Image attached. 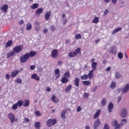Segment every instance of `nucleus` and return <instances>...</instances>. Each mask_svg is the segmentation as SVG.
Masks as SVG:
<instances>
[{"label": "nucleus", "mask_w": 129, "mask_h": 129, "mask_svg": "<svg viewBox=\"0 0 129 129\" xmlns=\"http://www.w3.org/2000/svg\"><path fill=\"white\" fill-rule=\"evenodd\" d=\"M118 57L119 59H122L123 57V54L121 52H119L118 53Z\"/></svg>", "instance_id": "obj_45"}, {"label": "nucleus", "mask_w": 129, "mask_h": 129, "mask_svg": "<svg viewBox=\"0 0 129 129\" xmlns=\"http://www.w3.org/2000/svg\"><path fill=\"white\" fill-rule=\"evenodd\" d=\"M84 98H88L89 97V94L88 93H85L84 95Z\"/></svg>", "instance_id": "obj_47"}, {"label": "nucleus", "mask_w": 129, "mask_h": 129, "mask_svg": "<svg viewBox=\"0 0 129 129\" xmlns=\"http://www.w3.org/2000/svg\"><path fill=\"white\" fill-rule=\"evenodd\" d=\"M81 51V48H80V47H78V48H77L75 51L74 52H72L71 51L69 53V56L70 57H75L76 56H77V55L80 53V51Z\"/></svg>", "instance_id": "obj_2"}, {"label": "nucleus", "mask_w": 129, "mask_h": 129, "mask_svg": "<svg viewBox=\"0 0 129 129\" xmlns=\"http://www.w3.org/2000/svg\"><path fill=\"white\" fill-rule=\"evenodd\" d=\"M81 79L82 80H87V79H88V75H84L83 76H82L81 77Z\"/></svg>", "instance_id": "obj_37"}, {"label": "nucleus", "mask_w": 129, "mask_h": 129, "mask_svg": "<svg viewBox=\"0 0 129 129\" xmlns=\"http://www.w3.org/2000/svg\"><path fill=\"white\" fill-rule=\"evenodd\" d=\"M30 105V100H24L23 102V106L27 107Z\"/></svg>", "instance_id": "obj_13"}, {"label": "nucleus", "mask_w": 129, "mask_h": 129, "mask_svg": "<svg viewBox=\"0 0 129 129\" xmlns=\"http://www.w3.org/2000/svg\"><path fill=\"white\" fill-rule=\"evenodd\" d=\"M100 113H101V110L98 109L97 110L96 112L94 115V118H97L98 116L100 115Z\"/></svg>", "instance_id": "obj_17"}, {"label": "nucleus", "mask_w": 129, "mask_h": 129, "mask_svg": "<svg viewBox=\"0 0 129 129\" xmlns=\"http://www.w3.org/2000/svg\"><path fill=\"white\" fill-rule=\"evenodd\" d=\"M6 79H7V80H9V79H10L11 78V76H10L9 74H7L6 76Z\"/></svg>", "instance_id": "obj_57"}, {"label": "nucleus", "mask_w": 129, "mask_h": 129, "mask_svg": "<svg viewBox=\"0 0 129 129\" xmlns=\"http://www.w3.org/2000/svg\"><path fill=\"white\" fill-rule=\"evenodd\" d=\"M12 45H13V41L9 40L6 43L5 47L9 48V47H11Z\"/></svg>", "instance_id": "obj_24"}, {"label": "nucleus", "mask_w": 129, "mask_h": 129, "mask_svg": "<svg viewBox=\"0 0 129 129\" xmlns=\"http://www.w3.org/2000/svg\"><path fill=\"white\" fill-rule=\"evenodd\" d=\"M60 81L62 84H65L67 83V82L69 81V80L65 77H62L60 80Z\"/></svg>", "instance_id": "obj_19"}, {"label": "nucleus", "mask_w": 129, "mask_h": 129, "mask_svg": "<svg viewBox=\"0 0 129 129\" xmlns=\"http://www.w3.org/2000/svg\"><path fill=\"white\" fill-rule=\"evenodd\" d=\"M112 109H113V104L112 102H110L108 106V110L109 112H112Z\"/></svg>", "instance_id": "obj_10"}, {"label": "nucleus", "mask_w": 129, "mask_h": 129, "mask_svg": "<svg viewBox=\"0 0 129 129\" xmlns=\"http://www.w3.org/2000/svg\"><path fill=\"white\" fill-rule=\"evenodd\" d=\"M54 73L55 75V77L56 79H58L59 77H60V70L59 69H57L54 71Z\"/></svg>", "instance_id": "obj_16"}, {"label": "nucleus", "mask_w": 129, "mask_h": 129, "mask_svg": "<svg viewBox=\"0 0 129 129\" xmlns=\"http://www.w3.org/2000/svg\"><path fill=\"white\" fill-rule=\"evenodd\" d=\"M29 58L31 57V58L32 57H34V56H36L37 55V52L34 51H31L29 53H27Z\"/></svg>", "instance_id": "obj_14"}, {"label": "nucleus", "mask_w": 129, "mask_h": 129, "mask_svg": "<svg viewBox=\"0 0 129 129\" xmlns=\"http://www.w3.org/2000/svg\"><path fill=\"white\" fill-rule=\"evenodd\" d=\"M8 117L9 118V119H10L11 123H14L16 119L15 114H14L13 113H9L8 114Z\"/></svg>", "instance_id": "obj_5"}, {"label": "nucleus", "mask_w": 129, "mask_h": 129, "mask_svg": "<svg viewBox=\"0 0 129 129\" xmlns=\"http://www.w3.org/2000/svg\"><path fill=\"white\" fill-rule=\"evenodd\" d=\"M99 22V18L97 17H96L93 20V24H97Z\"/></svg>", "instance_id": "obj_36"}, {"label": "nucleus", "mask_w": 129, "mask_h": 129, "mask_svg": "<svg viewBox=\"0 0 129 129\" xmlns=\"http://www.w3.org/2000/svg\"><path fill=\"white\" fill-rule=\"evenodd\" d=\"M15 52H14V51H11L10 52H9L7 53V58H10V57H12V56H14V55H15Z\"/></svg>", "instance_id": "obj_31"}, {"label": "nucleus", "mask_w": 129, "mask_h": 129, "mask_svg": "<svg viewBox=\"0 0 129 129\" xmlns=\"http://www.w3.org/2000/svg\"><path fill=\"white\" fill-rule=\"evenodd\" d=\"M35 114L37 116H41V115H42V114L41 113V112H40V111H38V110L35 111Z\"/></svg>", "instance_id": "obj_43"}, {"label": "nucleus", "mask_w": 129, "mask_h": 129, "mask_svg": "<svg viewBox=\"0 0 129 129\" xmlns=\"http://www.w3.org/2000/svg\"><path fill=\"white\" fill-rule=\"evenodd\" d=\"M83 84L86 86H88L91 84V82L89 81H84L83 82Z\"/></svg>", "instance_id": "obj_34"}, {"label": "nucleus", "mask_w": 129, "mask_h": 129, "mask_svg": "<svg viewBox=\"0 0 129 129\" xmlns=\"http://www.w3.org/2000/svg\"><path fill=\"white\" fill-rule=\"evenodd\" d=\"M77 110L78 112H79L81 110V106H79L77 108Z\"/></svg>", "instance_id": "obj_54"}, {"label": "nucleus", "mask_w": 129, "mask_h": 129, "mask_svg": "<svg viewBox=\"0 0 129 129\" xmlns=\"http://www.w3.org/2000/svg\"><path fill=\"white\" fill-rule=\"evenodd\" d=\"M19 74V71H14L12 73H11V76L12 77H16L17 75Z\"/></svg>", "instance_id": "obj_25"}, {"label": "nucleus", "mask_w": 129, "mask_h": 129, "mask_svg": "<svg viewBox=\"0 0 129 129\" xmlns=\"http://www.w3.org/2000/svg\"><path fill=\"white\" fill-rule=\"evenodd\" d=\"M46 90V91H47V92H50V91H51V88H50L49 87H47Z\"/></svg>", "instance_id": "obj_58"}, {"label": "nucleus", "mask_w": 129, "mask_h": 129, "mask_svg": "<svg viewBox=\"0 0 129 129\" xmlns=\"http://www.w3.org/2000/svg\"><path fill=\"white\" fill-rule=\"evenodd\" d=\"M29 59H30L29 54H28V53H26L20 57V61L21 63H26Z\"/></svg>", "instance_id": "obj_3"}, {"label": "nucleus", "mask_w": 129, "mask_h": 129, "mask_svg": "<svg viewBox=\"0 0 129 129\" xmlns=\"http://www.w3.org/2000/svg\"><path fill=\"white\" fill-rule=\"evenodd\" d=\"M120 114L121 117H125L127 115V111L125 109H122Z\"/></svg>", "instance_id": "obj_8"}, {"label": "nucleus", "mask_w": 129, "mask_h": 129, "mask_svg": "<svg viewBox=\"0 0 129 129\" xmlns=\"http://www.w3.org/2000/svg\"><path fill=\"white\" fill-rule=\"evenodd\" d=\"M22 50L23 47H22V45H18L13 48V52H15V54H19V53L22 52Z\"/></svg>", "instance_id": "obj_4"}, {"label": "nucleus", "mask_w": 129, "mask_h": 129, "mask_svg": "<svg viewBox=\"0 0 129 129\" xmlns=\"http://www.w3.org/2000/svg\"><path fill=\"white\" fill-rule=\"evenodd\" d=\"M26 29L27 31H30V30H32V24L30 23H28L26 25Z\"/></svg>", "instance_id": "obj_29"}, {"label": "nucleus", "mask_w": 129, "mask_h": 129, "mask_svg": "<svg viewBox=\"0 0 129 129\" xmlns=\"http://www.w3.org/2000/svg\"><path fill=\"white\" fill-rule=\"evenodd\" d=\"M109 11L108 9H106L105 10L104 12V16H106V15H107V14H108Z\"/></svg>", "instance_id": "obj_50"}, {"label": "nucleus", "mask_w": 129, "mask_h": 129, "mask_svg": "<svg viewBox=\"0 0 129 129\" xmlns=\"http://www.w3.org/2000/svg\"><path fill=\"white\" fill-rule=\"evenodd\" d=\"M29 121H30V119L29 118H24V123L29 122Z\"/></svg>", "instance_id": "obj_49"}, {"label": "nucleus", "mask_w": 129, "mask_h": 129, "mask_svg": "<svg viewBox=\"0 0 129 129\" xmlns=\"http://www.w3.org/2000/svg\"><path fill=\"white\" fill-rule=\"evenodd\" d=\"M35 26H37V27H39V26H40V23H39V22L37 21L35 22Z\"/></svg>", "instance_id": "obj_56"}, {"label": "nucleus", "mask_w": 129, "mask_h": 129, "mask_svg": "<svg viewBox=\"0 0 129 129\" xmlns=\"http://www.w3.org/2000/svg\"><path fill=\"white\" fill-rule=\"evenodd\" d=\"M57 123V119H49L46 122V125L49 127L55 125Z\"/></svg>", "instance_id": "obj_1"}, {"label": "nucleus", "mask_w": 129, "mask_h": 129, "mask_svg": "<svg viewBox=\"0 0 129 129\" xmlns=\"http://www.w3.org/2000/svg\"><path fill=\"white\" fill-rule=\"evenodd\" d=\"M15 82L18 84H22V79L21 78H18L15 80Z\"/></svg>", "instance_id": "obj_42"}, {"label": "nucleus", "mask_w": 129, "mask_h": 129, "mask_svg": "<svg viewBox=\"0 0 129 129\" xmlns=\"http://www.w3.org/2000/svg\"><path fill=\"white\" fill-rule=\"evenodd\" d=\"M43 12H44V10L42 8H39L36 11L35 14L36 15H41Z\"/></svg>", "instance_id": "obj_23"}, {"label": "nucleus", "mask_w": 129, "mask_h": 129, "mask_svg": "<svg viewBox=\"0 0 129 129\" xmlns=\"http://www.w3.org/2000/svg\"><path fill=\"white\" fill-rule=\"evenodd\" d=\"M104 129H109V126L107 124H105L104 126Z\"/></svg>", "instance_id": "obj_51"}, {"label": "nucleus", "mask_w": 129, "mask_h": 129, "mask_svg": "<svg viewBox=\"0 0 129 129\" xmlns=\"http://www.w3.org/2000/svg\"><path fill=\"white\" fill-rule=\"evenodd\" d=\"M18 106L15 103L12 106V109H13V110H16V109H18Z\"/></svg>", "instance_id": "obj_44"}, {"label": "nucleus", "mask_w": 129, "mask_h": 129, "mask_svg": "<svg viewBox=\"0 0 129 129\" xmlns=\"http://www.w3.org/2000/svg\"><path fill=\"white\" fill-rule=\"evenodd\" d=\"M112 124L113 126H115L117 124V120H113L112 122Z\"/></svg>", "instance_id": "obj_48"}, {"label": "nucleus", "mask_w": 129, "mask_h": 129, "mask_svg": "<svg viewBox=\"0 0 129 129\" xmlns=\"http://www.w3.org/2000/svg\"><path fill=\"white\" fill-rule=\"evenodd\" d=\"M64 77H66V78H70V71H68L67 72H65L64 74H63Z\"/></svg>", "instance_id": "obj_32"}, {"label": "nucleus", "mask_w": 129, "mask_h": 129, "mask_svg": "<svg viewBox=\"0 0 129 129\" xmlns=\"http://www.w3.org/2000/svg\"><path fill=\"white\" fill-rule=\"evenodd\" d=\"M50 30L51 31H52V32L55 31V27H54V26L52 25L50 26Z\"/></svg>", "instance_id": "obj_52"}, {"label": "nucleus", "mask_w": 129, "mask_h": 129, "mask_svg": "<svg viewBox=\"0 0 129 129\" xmlns=\"http://www.w3.org/2000/svg\"><path fill=\"white\" fill-rule=\"evenodd\" d=\"M19 25H23L24 24V20H21L19 22Z\"/></svg>", "instance_id": "obj_62"}, {"label": "nucleus", "mask_w": 129, "mask_h": 129, "mask_svg": "<svg viewBox=\"0 0 129 129\" xmlns=\"http://www.w3.org/2000/svg\"><path fill=\"white\" fill-rule=\"evenodd\" d=\"M35 127L36 129H40V128L41 127V123L39 121L36 122L35 123Z\"/></svg>", "instance_id": "obj_27"}, {"label": "nucleus", "mask_w": 129, "mask_h": 129, "mask_svg": "<svg viewBox=\"0 0 129 129\" xmlns=\"http://www.w3.org/2000/svg\"><path fill=\"white\" fill-rule=\"evenodd\" d=\"M63 64V61L59 60L57 62V65L60 66V65H62Z\"/></svg>", "instance_id": "obj_55"}, {"label": "nucleus", "mask_w": 129, "mask_h": 129, "mask_svg": "<svg viewBox=\"0 0 129 129\" xmlns=\"http://www.w3.org/2000/svg\"><path fill=\"white\" fill-rule=\"evenodd\" d=\"M75 38H76V40H78L79 39H80V40L82 38L81 34H76Z\"/></svg>", "instance_id": "obj_41"}, {"label": "nucleus", "mask_w": 129, "mask_h": 129, "mask_svg": "<svg viewBox=\"0 0 129 129\" xmlns=\"http://www.w3.org/2000/svg\"><path fill=\"white\" fill-rule=\"evenodd\" d=\"M17 106L19 107H21L23 105V101L22 100H19L16 103Z\"/></svg>", "instance_id": "obj_35"}, {"label": "nucleus", "mask_w": 129, "mask_h": 129, "mask_svg": "<svg viewBox=\"0 0 129 129\" xmlns=\"http://www.w3.org/2000/svg\"><path fill=\"white\" fill-rule=\"evenodd\" d=\"M9 9V6H8L7 5H4L2 8H1V10H3V12L6 14L8 13V10Z\"/></svg>", "instance_id": "obj_15"}, {"label": "nucleus", "mask_w": 129, "mask_h": 129, "mask_svg": "<svg viewBox=\"0 0 129 129\" xmlns=\"http://www.w3.org/2000/svg\"><path fill=\"white\" fill-rule=\"evenodd\" d=\"M120 128V125L119 124L116 125V126L115 127V129H119Z\"/></svg>", "instance_id": "obj_60"}, {"label": "nucleus", "mask_w": 129, "mask_h": 129, "mask_svg": "<svg viewBox=\"0 0 129 129\" xmlns=\"http://www.w3.org/2000/svg\"><path fill=\"white\" fill-rule=\"evenodd\" d=\"M38 8H39V4H33L31 6V9L32 10L38 9Z\"/></svg>", "instance_id": "obj_28"}, {"label": "nucleus", "mask_w": 129, "mask_h": 129, "mask_svg": "<svg viewBox=\"0 0 129 129\" xmlns=\"http://www.w3.org/2000/svg\"><path fill=\"white\" fill-rule=\"evenodd\" d=\"M71 89H72V85H69L66 88H65V92H67V93H68Z\"/></svg>", "instance_id": "obj_22"}, {"label": "nucleus", "mask_w": 129, "mask_h": 129, "mask_svg": "<svg viewBox=\"0 0 129 129\" xmlns=\"http://www.w3.org/2000/svg\"><path fill=\"white\" fill-rule=\"evenodd\" d=\"M93 72H94V71H93V70H91L88 75V78L89 79H91V78H92V77H93Z\"/></svg>", "instance_id": "obj_26"}, {"label": "nucleus", "mask_w": 129, "mask_h": 129, "mask_svg": "<svg viewBox=\"0 0 129 129\" xmlns=\"http://www.w3.org/2000/svg\"><path fill=\"white\" fill-rule=\"evenodd\" d=\"M57 56H58V50L57 49L53 50L51 53V57L52 58H56Z\"/></svg>", "instance_id": "obj_9"}, {"label": "nucleus", "mask_w": 129, "mask_h": 129, "mask_svg": "<svg viewBox=\"0 0 129 129\" xmlns=\"http://www.w3.org/2000/svg\"><path fill=\"white\" fill-rule=\"evenodd\" d=\"M52 100L55 103H57V102H59V99L57 98H56V96H55V95H52Z\"/></svg>", "instance_id": "obj_30"}, {"label": "nucleus", "mask_w": 129, "mask_h": 129, "mask_svg": "<svg viewBox=\"0 0 129 129\" xmlns=\"http://www.w3.org/2000/svg\"><path fill=\"white\" fill-rule=\"evenodd\" d=\"M80 82V79L78 78H76L74 80L75 85L76 87H79V83Z\"/></svg>", "instance_id": "obj_12"}, {"label": "nucleus", "mask_w": 129, "mask_h": 129, "mask_svg": "<svg viewBox=\"0 0 129 129\" xmlns=\"http://www.w3.org/2000/svg\"><path fill=\"white\" fill-rule=\"evenodd\" d=\"M121 27H118L116 28L115 30H114L112 32V35H114V34H116V33H118L120 31H121Z\"/></svg>", "instance_id": "obj_21"}, {"label": "nucleus", "mask_w": 129, "mask_h": 129, "mask_svg": "<svg viewBox=\"0 0 129 129\" xmlns=\"http://www.w3.org/2000/svg\"><path fill=\"white\" fill-rule=\"evenodd\" d=\"M35 68V67L34 65L30 66L31 70H34Z\"/></svg>", "instance_id": "obj_61"}, {"label": "nucleus", "mask_w": 129, "mask_h": 129, "mask_svg": "<svg viewBox=\"0 0 129 129\" xmlns=\"http://www.w3.org/2000/svg\"><path fill=\"white\" fill-rule=\"evenodd\" d=\"M66 113H67V110L64 109L61 112V117L62 118H66Z\"/></svg>", "instance_id": "obj_18"}, {"label": "nucleus", "mask_w": 129, "mask_h": 129, "mask_svg": "<svg viewBox=\"0 0 129 129\" xmlns=\"http://www.w3.org/2000/svg\"><path fill=\"white\" fill-rule=\"evenodd\" d=\"M96 66H97V62H92V68L93 69L92 70H93L94 71L96 70Z\"/></svg>", "instance_id": "obj_33"}, {"label": "nucleus", "mask_w": 129, "mask_h": 129, "mask_svg": "<svg viewBox=\"0 0 129 129\" xmlns=\"http://www.w3.org/2000/svg\"><path fill=\"white\" fill-rule=\"evenodd\" d=\"M116 49L113 48V47L111 48V50L110 51V53H111V54H113L114 55H115L116 54Z\"/></svg>", "instance_id": "obj_39"}, {"label": "nucleus", "mask_w": 129, "mask_h": 129, "mask_svg": "<svg viewBox=\"0 0 129 129\" xmlns=\"http://www.w3.org/2000/svg\"><path fill=\"white\" fill-rule=\"evenodd\" d=\"M35 30L36 32H39V31H40V27L39 26H36L35 28Z\"/></svg>", "instance_id": "obj_53"}, {"label": "nucleus", "mask_w": 129, "mask_h": 129, "mask_svg": "<svg viewBox=\"0 0 129 129\" xmlns=\"http://www.w3.org/2000/svg\"><path fill=\"white\" fill-rule=\"evenodd\" d=\"M115 87H116V84H115V82H112L110 84V88L112 89H114Z\"/></svg>", "instance_id": "obj_38"}, {"label": "nucleus", "mask_w": 129, "mask_h": 129, "mask_svg": "<svg viewBox=\"0 0 129 129\" xmlns=\"http://www.w3.org/2000/svg\"><path fill=\"white\" fill-rule=\"evenodd\" d=\"M43 33H44V34L48 33V29L47 28L44 29L43 30Z\"/></svg>", "instance_id": "obj_63"}, {"label": "nucleus", "mask_w": 129, "mask_h": 129, "mask_svg": "<svg viewBox=\"0 0 129 129\" xmlns=\"http://www.w3.org/2000/svg\"><path fill=\"white\" fill-rule=\"evenodd\" d=\"M121 76V75H120V74H119V73L118 72H116V75H115V77L117 79L119 78Z\"/></svg>", "instance_id": "obj_46"}, {"label": "nucleus", "mask_w": 129, "mask_h": 129, "mask_svg": "<svg viewBox=\"0 0 129 129\" xmlns=\"http://www.w3.org/2000/svg\"><path fill=\"white\" fill-rule=\"evenodd\" d=\"M94 129H97V127L100 125V120L97 118L94 122Z\"/></svg>", "instance_id": "obj_6"}, {"label": "nucleus", "mask_w": 129, "mask_h": 129, "mask_svg": "<svg viewBox=\"0 0 129 129\" xmlns=\"http://www.w3.org/2000/svg\"><path fill=\"white\" fill-rule=\"evenodd\" d=\"M112 3L113 5H116V3H117V0H112Z\"/></svg>", "instance_id": "obj_59"}, {"label": "nucleus", "mask_w": 129, "mask_h": 129, "mask_svg": "<svg viewBox=\"0 0 129 129\" xmlns=\"http://www.w3.org/2000/svg\"><path fill=\"white\" fill-rule=\"evenodd\" d=\"M44 18L46 21L50 20V18H51V11L46 12L44 15Z\"/></svg>", "instance_id": "obj_7"}, {"label": "nucleus", "mask_w": 129, "mask_h": 129, "mask_svg": "<svg viewBox=\"0 0 129 129\" xmlns=\"http://www.w3.org/2000/svg\"><path fill=\"white\" fill-rule=\"evenodd\" d=\"M67 23V19H65L63 21V24L62 25H65Z\"/></svg>", "instance_id": "obj_64"}, {"label": "nucleus", "mask_w": 129, "mask_h": 129, "mask_svg": "<svg viewBox=\"0 0 129 129\" xmlns=\"http://www.w3.org/2000/svg\"><path fill=\"white\" fill-rule=\"evenodd\" d=\"M31 79H34V80H36V81H39V80H40V77H39L36 74H32L31 75Z\"/></svg>", "instance_id": "obj_11"}, {"label": "nucleus", "mask_w": 129, "mask_h": 129, "mask_svg": "<svg viewBox=\"0 0 129 129\" xmlns=\"http://www.w3.org/2000/svg\"><path fill=\"white\" fill-rule=\"evenodd\" d=\"M101 104L102 106H104V105H105V104H106V99H105V98H104L102 99V100L101 102Z\"/></svg>", "instance_id": "obj_40"}, {"label": "nucleus", "mask_w": 129, "mask_h": 129, "mask_svg": "<svg viewBox=\"0 0 129 129\" xmlns=\"http://www.w3.org/2000/svg\"><path fill=\"white\" fill-rule=\"evenodd\" d=\"M128 90H129V84H127L124 88L122 90V93H126V92L128 91Z\"/></svg>", "instance_id": "obj_20"}]
</instances>
